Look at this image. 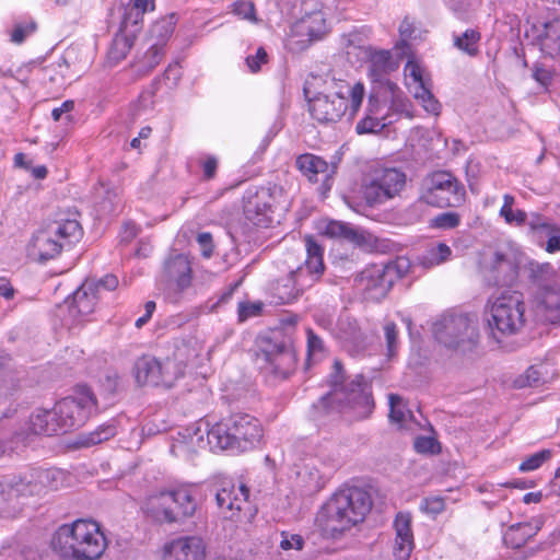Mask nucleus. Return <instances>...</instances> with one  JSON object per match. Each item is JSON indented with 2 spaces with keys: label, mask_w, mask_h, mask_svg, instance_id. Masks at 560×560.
I'll return each instance as SVG.
<instances>
[{
  "label": "nucleus",
  "mask_w": 560,
  "mask_h": 560,
  "mask_svg": "<svg viewBox=\"0 0 560 560\" xmlns=\"http://www.w3.org/2000/svg\"><path fill=\"white\" fill-rule=\"evenodd\" d=\"M50 545L63 560H100L108 541L97 522L81 518L59 526Z\"/></svg>",
  "instance_id": "obj_1"
},
{
  "label": "nucleus",
  "mask_w": 560,
  "mask_h": 560,
  "mask_svg": "<svg viewBox=\"0 0 560 560\" xmlns=\"http://www.w3.org/2000/svg\"><path fill=\"white\" fill-rule=\"evenodd\" d=\"M483 319L497 342L517 334L525 323L523 294L508 289L493 292L485 304Z\"/></svg>",
  "instance_id": "obj_2"
},
{
  "label": "nucleus",
  "mask_w": 560,
  "mask_h": 560,
  "mask_svg": "<svg viewBox=\"0 0 560 560\" xmlns=\"http://www.w3.org/2000/svg\"><path fill=\"white\" fill-rule=\"evenodd\" d=\"M82 229L75 215L58 214L35 230L26 246V256L37 262L57 257L62 248L80 238Z\"/></svg>",
  "instance_id": "obj_3"
},
{
  "label": "nucleus",
  "mask_w": 560,
  "mask_h": 560,
  "mask_svg": "<svg viewBox=\"0 0 560 560\" xmlns=\"http://www.w3.org/2000/svg\"><path fill=\"white\" fill-rule=\"evenodd\" d=\"M364 96V86L357 82L349 85L345 81H331L329 93L318 94L310 101V112L319 122H336L346 114L353 117Z\"/></svg>",
  "instance_id": "obj_4"
},
{
  "label": "nucleus",
  "mask_w": 560,
  "mask_h": 560,
  "mask_svg": "<svg viewBox=\"0 0 560 560\" xmlns=\"http://www.w3.org/2000/svg\"><path fill=\"white\" fill-rule=\"evenodd\" d=\"M372 508L369 493L358 487L335 493L325 506V529L331 534L342 533L362 522Z\"/></svg>",
  "instance_id": "obj_5"
},
{
  "label": "nucleus",
  "mask_w": 560,
  "mask_h": 560,
  "mask_svg": "<svg viewBox=\"0 0 560 560\" xmlns=\"http://www.w3.org/2000/svg\"><path fill=\"white\" fill-rule=\"evenodd\" d=\"M212 434L218 439L219 450L246 452L259 444L262 428L256 418L236 413L213 423Z\"/></svg>",
  "instance_id": "obj_6"
},
{
  "label": "nucleus",
  "mask_w": 560,
  "mask_h": 560,
  "mask_svg": "<svg viewBox=\"0 0 560 560\" xmlns=\"http://www.w3.org/2000/svg\"><path fill=\"white\" fill-rule=\"evenodd\" d=\"M433 335L448 349L463 353L472 351L480 342L478 318L468 314L443 315L433 324Z\"/></svg>",
  "instance_id": "obj_7"
},
{
  "label": "nucleus",
  "mask_w": 560,
  "mask_h": 560,
  "mask_svg": "<svg viewBox=\"0 0 560 560\" xmlns=\"http://www.w3.org/2000/svg\"><path fill=\"white\" fill-rule=\"evenodd\" d=\"M328 32L320 0H300L299 16L291 25L287 46L292 51L304 50Z\"/></svg>",
  "instance_id": "obj_8"
},
{
  "label": "nucleus",
  "mask_w": 560,
  "mask_h": 560,
  "mask_svg": "<svg viewBox=\"0 0 560 560\" xmlns=\"http://www.w3.org/2000/svg\"><path fill=\"white\" fill-rule=\"evenodd\" d=\"M336 409L349 421L368 418L374 408L369 383L358 375L349 384L335 387L328 396Z\"/></svg>",
  "instance_id": "obj_9"
},
{
  "label": "nucleus",
  "mask_w": 560,
  "mask_h": 560,
  "mask_svg": "<svg viewBox=\"0 0 560 560\" xmlns=\"http://www.w3.org/2000/svg\"><path fill=\"white\" fill-rule=\"evenodd\" d=\"M65 474L58 469H47L37 472L36 478L30 481L18 480L0 482V511L7 503L18 501L20 497L40 494L45 489L57 490L63 485Z\"/></svg>",
  "instance_id": "obj_10"
},
{
  "label": "nucleus",
  "mask_w": 560,
  "mask_h": 560,
  "mask_svg": "<svg viewBox=\"0 0 560 560\" xmlns=\"http://www.w3.org/2000/svg\"><path fill=\"white\" fill-rule=\"evenodd\" d=\"M406 180V174L396 167L374 168L362 186L363 198L370 205L385 202L400 195Z\"/></svg>",
  "instance_id": "obj_11"
},
{
  "label": "nucleus",
  "mask_w": 560,
  "mask_h": 560,
  "mask_svg": "<svg viewBox=\"0 0 560 560\" xmlns=\"http://www.w3.org/2000/svg\"><path fill=\"white\" fill-rule=\"evenodd\" d=\"M465 188L448 172H434L424 180L421 199L439 208L458 207L465 200Z\"/></svg>",
  "instance_id": "obj_12"
},
{
  "label": "nucleus",
  "mask_w": 560,
  "mask_h": 560,
  "mask_svg": "<svg viewBox=\"0 0 560 560\" xmlns=\"http://www.w3.org/2000/svg\"><path fill=\"white\" fill-rule=\"evenodd\" d=\"M183 376V366L176 361L166 358L160 361L153 357L144 355L135 364V377L141 385L171 387Z\"/></svg>",
  "instance_id": "obj_13"
},
{
  "label": "nucleus",
  "mask_w": 560,
  "mask_h": 560,
  "mask_svg": "<svg viewBox=\"0 0 560 560\" xmlns=\"http://www.w3.org/2000/svg\"><path fill=\"white\" fill-rule=\"evenodd\" d=\"M95 407V397L88 388H81L55 405L58 421L65 431L82 425Z\"/></svg>",
  "instance_id": "obj_14"
},
{
  "label": "nucleus",
  "mask_w": 560,
  "mask_h": 560,
  "mask_svg": "<svg viewBox=\"0 0 560 560\" xmlns=\"http://www.w3.org/2000/svg\"><path fill=\"white\" fill-rule=\"evenodd\" d=\"M405 83L412 96L429 114L438 116L441 104L431 93V79L424 67L416 59H409L404 68Z\"/></svg>",
  "instance_id": "obj_15"
},
{
  "label": "nucleus",
  "mask_w": 560,
  "mask_h": 560,
  "mask_svg": "<svg viewBox=\"0 0 560 560\" xmlns=\"http://www.w3.org/2000/svg\"><path fill=\"white\" fill-rule=\"evenodd\" d=\"M212 432L213 424L208 420L201 419L194 425L186 428L183 433H179V439L173 445V448H179L189 453L206 450L208 446L213 451L219 450L217 445L218 439L213 436Z\"/></svg>",
  "instance_id": "obj_16"
},
{
  "label": "nucleus",
  "mask_w": 560,
  "mask_h": 560,
  "mask_svg": "<svg viewBox=\"0 0 560 560\" xmlns=\"http://www.w3.org/2000/svg\"><path fill=\"white\" fill-rule=\"evenodd\" d=\"M206 546L201 538L184 536L166 541L161 549L162 560H205Z\"/></svg>",
  "instance_id": "obj_17"
},
{
  "label": "nucleus",
  "mask_w": 560,
  "mask_h": 560,
  "mask_svg": "<svg viewBox=\"0 0 560 560\" xmlns=\"http://www.w3.org/2000/svg\"><path fill=\"white\" fill-rule=\"evenodd\" d=\"M358 282L369 299L381 300L385 298L393 284L390 268H386L385 265L369 266L360 273Z\"/></svg>",
  "instance_id": "obj_18"
},
{
  "label": "nucleus",
  "mask_w": 560,
  "mask_h": 560,
  "mask_svg": "<svg viewBox=\"0 0 560 560\" xmlns=\"http://www.w3.org/2000/svg\"><path fill=\"white\" fill-rule=\"evenodd\" d=\"M211 352L212 348L207 347L203 340L192 337L177 346L171 359L183 366L184 372L186 368L198 369L206 365L210 361Z\"/></svg>",
  "instance_id": "obj_19"
},
{
  "label": "nucleus",
  "mask_w": 560,
  "mask_h": 560,
  "mask_svg": "<svg viewBox=\"0 0 560 560\" xmlns=\"http://www.w3.org/2000/svg\"><path fill=\"white\" fill-rule=\"evenodd\" d=\"M528 228L536 243L548 254L560 252V225L539 214H533Z\"/></svg>",
  "instance_id": "obj_20"
},
{
  "label": "nucleus",
  "mask_w": 560,
  "mask_h": 560,
  "mask_svg": "<svg viewBox=\"0 0 560 560\" xmlns=\"http://www.w3.org/2000/svg\"><path fill=\"white\" fill-rule=\"evenodd\" d=\"M249 489L243 482L222 487L217 493V503L225 517L234 520L247 503Z\"/></svg>",
  "instance_id": "obj_21"
},
{
  "label": "nucleus",
  "mask_w": 560,
  "mask_h": 560,
  "mask_svg": "<svg viewBox=\"0 0 560 560\" xmlns=\"http://www.w3.org/2000/svg\"><path fill=\"white\" fill-rule=\"evenodd\" d=\"M272 196L269 189H248L243 197L244 213L256 225L268 222V212L272 206Z\"/></svg>",
  "instance_id": "obj_22"
},
{
  "label": "nucleus",
  "mask_w": 560,
  "mask_h": 560,
  "mask_svg": "<svg viewBox=\"0 0 560 560\" xmlns=\"http://www.w3.org/2000/svg\"><path fill=\"white\" fill-rule=\"evenodd\" d=\"M170 498L171 509L173 511L175 523L183 522L191 517L197 510L196 490L189 486H182L165 490Z\"/></svg>",
  "instance_id": "obj_23"
},
{
  "label": "nucleus",
  "mask_w": 560,
  "mask_h": 560,
  "mask_svg": "<svg viewBox=\"0 0 560 560\" xmlns=\"http://www.w3.org/2000/svg\"><path fill=\"white\" fill-rule=\"evenodd\" d=\"M411 521L412 518L409 513H398L394 521L395 539L393 555L396 560H408L415 547Z\"/></svg>",
  "instance_id": "obj_24"
},
{
  "label": "nucleus",
  "mask_w": 560,
  "mask_h": 560,
  "mask_svg": "<svg viewBox=\"0 0 560 560\" xmlns=\"http://www.w3.org/2000/svg\"><path fill=\"white\" fill-rule=\"evenodd\" d=\"M164 282L176 290L187 288L191 282L190 261L184 255H176L166 260L163 272Z\"/></svg>",
  "instance_id": "obj_25"
},
{
  "label": "nucleus",
  "mask_w": 560,
  "mask_h": 560,
  "mask_svg": "<svg viewBox=\"0 0 560 560\" xmlns=\"http://www.w3.org/2000/svg\"><path fill=\"white\" fill-rule=\"evenodd\" d=\"M97 284L88 280L73 293L70 314L74 318H83L92 314L97 303Z\"/></svg>",
  "instance_id": "obj_26"
},
{
  "label": "nucleus",
  "mask_w": 560,
  "mask_h": 560,
  "mask_svg": "<svg viewBox=\"0 0 560 560\" xmlns=\"http://www.w3.org/2000/svg\"><path fill=\"white\" fill-rule=\"evenodd\" d=\"M385 106L378 102L377 98L371 96L366 109V115L361 119L355 129L358 133H375L381 131L384 127L392 124L393 115L384 113Z\"/></svg>",
  "instance_id": "obj_27"
},
{
  "label": "nucleus",
  "mask_w": 560,
  "mask_h": 560,
  "mask_svg": "<svg viewBox=\"0 0 560 560\" xmlns=\"http://www.w3.org/2000/svg\"><path fill=\"white\" fill-rule=\"evenodd\" d=\"M170 498L165 490L154 492L145 498L142 503L143 513L153 522L160 524L175 523L173 511L170 504Z\"/></svg>",
  "instance_id": "obj_28"
},
{
  "label": "nucleus",
  "mask_w": 560,
  "mask_h": 560,
  "mask_svg": "<svg viewBox=\"0 0 560 560\" xmlns=\"http://www.w3.org/2000/svg\"><path fill=\"white\" fill-rule=\"evenodd\" d=\"M536 307L538 313L548 322H560V285L549 284L540 288Z\"/></svg>",
  "instance_id": "obj_29"
},
{
  "label": "nucleus",
  "mask_w": 560,
  "mask_h": 560,
  "mask_svg": "<svg viewBox=\"0 0 560 560\" xmlns=\"http://www.w3.org/2000/svg\"><path fill=\"white\" fill-rule=\"evenodd\" d=\"M537 43L542 54L560 59V18L545 22L537 34Z\"/></svg>",
  "instance_id": "obj_30"
},
{
  "label": "nucleus",
  "mask_w": 560,
  "mask_h": 560,
  "mask_svg": "<svg viewBox=\"0 0 560 560\" xmlns=\"http://www.w3.org/2000/svg\"><path fill=\"white\" fill-rule=\"evenodd\" d=\"M299 170L312 182H328L332 174L334 167L330 166L322 158L306 153L302 154L296 160Z\"/></svg>",
  "instance_id": "obj_31"
},
{
  "label": "nucleus",
  "mask_w": 560,
  "mask_h": 560,
  "mask_svg": "<svg viewBox=\"0 0 560 560\" xmlns=\"http://www.w3.org/2000/svg\"><path fill=\"white\" fill-rule=\"evenodd\" d=\"M138 32L139 31H135V28L125 30L121 25L120 33L114 37L110 48L107 52L106 65L108 67L117 66L127 57Z\"/></svg>",
  "instance_id": "obj_32"
},
{
  "label": "nucleus",
  "mask_w": 560,
  "mask_h": 560,
  "mask_svg": "<svg viewBox=\"0 0 560 560\" xmlns=\"http://www.w3.org/2000/svg\"><path fill=\"white\" fill-rule=\"evenodd\" d=\"M155 9V0H129L124 5L121 24L124 28L140 31L143 16Z\"/></svg>",
  "instance_id": "obj_33"
},
{
  "label": "nucleus",
  "mask_w": 560,
  "mask_h": 560,
  "mask_svg": "<svg viewBox=\"0 0 560 560\" xmlns=\"http://www.w3.org/2000/svg\"><path fill=\"white\" fill-rule=\"evenodd\" d=\"M299 267L295 271H291L289 276L277 281L273 287V295L277 303L288 304L295 301L302 293L304 282L296 279Z\"/></svg>",
  "instance_id": "obj_34"
},
{
  "label": "nucleus",
  "mask_w": 560,
  "mask_h": 560,
  "mask_svg": "<svg viewBox=\"0 0 560 560\" xmlns=\"http://www.w3.org/2000/svg\"><path fill=\"white\" fill-rule=\"evenodd\" d=\"M262 358L266 362V371L282 377L291 373L295 362L293 353L282 348H277L273 353L265 351Z\"/></svg>",
  "instance_id": "obj_35"
},
{
  "label": "nucleus",
  "mask_w": 560,
  "mask_h": 560,
  "mask_svg": "<svg viewBox=\"0 0 560 560\" xmlns=\"http://www.w3.org/2000/svg\"><path fill=\"white\" fill-rule=\"evenodd\" d=\"M558 376L557 370L549 362L529 366L517 381L520 386H540L553 381Z\"/></svg>",
  "instance_id": "obj_36"
},
{
  "label": "nucleus",
  "mask_w": 560,
  "mask_h": 560,
  "mask_svg": "<svg viewBox=\"0 0 560 560\" xmlns=\"http://www.w3.org/2000/svg\"><path fill=\"white\" fill-rule=\"evenodd\" d=\"M369 73L372 80L378 81L386 73L398 68L388 50H371L369 52Z\"/></svg>",
  "instance_id": "obj_37"
},
{
  "label": "nucleus",
  "mask_w": 560,
  "mask_h": 560,
  "mask_svg": "<svg viewBox=\"0 0 560 560\" xmlns=\"http://www.w3.org/2000/svg\"><path fill=\"white\" fill-rule=\"evenodd\" d=\"M542 524V516H538L530 522L512 525L505 534V540L513 547L518 548L525 544L528 538L536 535Z\"/></svg>",
  "instance_id": "obj_38"
},
{
  "label": "nucleus",
  "mask_w": 560,
  "mask_h": 560,
  "mask_svg": "<svg viewBox=\"0 0 560 560\" xmlns=\"http://www.w3.org/2000/svg\"><path fill=\"white\" fill-rule=\"evenodd\" d=\"M317 232L329 238H345L349 241H357V232L350 228L348 224L329 220V219H320L316 223Z\"/></svg>",
  "instance_id": "obj_39"
},
{
  "label": "nucleus",
  "mask_w": 560,
  "mask_h": 560,
  "mask_svg": "<svg viewBox=\"0 0 560 560\" xmlns=\"http://www.w3.org/2000/svg\"><path fill=\"white\" fill-rule=\"evenodd\" d=\"M304 241L307 254L305 268L312 277V281H315L324 272L323 248L311 235L305 236Z\"/></svg>",
  "instance_id": "obj_40"
},
{
  "label": "nucleus",
  "mask_w": 560,
  "mask_h": 560,
  "mask_svg": "<svg viewBox=\"0 0 560 560\" xmlns=\"http://www.w3.org/2000/svg\"><path fill=\"white\" fill-rule=\"evenodd\" d=\"M32 430L37 434H55L59 430H62L56 409L52 410H39L34 413L31 418Z\"/></svg>",
  "instance_id": "obj_41"
},
{
  "label": "nucleus",
  "mask_w": 560,
  "mask_h": 560,
  "mask_svg": "<svg viewBox=\"0 0 560 560\" xmlns=\"http://www.w3.org/2000/svg\"><path fill=\"white\" fill-rule=\"evenodd\" d=\"M452 249L445 243H438L430 246L421 256L418 262L425 269H430L450 260Z\"/></svg>",
  "instance_id": "obj_42"
},
{
  "label": "nucleus",
  "mask_w": 560,
  "mask_h": 560,
  "mask_svg": "<svg viewBox=\"0 0 560 560\" xmlns=\"http://www.w3.org/2000/svg\"><path fill=\"white\" fill-rule=\"evenodd\" d=\"M389 419L393 423L397 424L400 429L411 430L413 424V416L410 410L406 408L402 399L396 395H389Z\"/></svg>",
  "instance_id": "obj_43"
},
{
  "label": "nucleus",
  "mask_w": 560,
  "mask_h": 560,
  "mask_svg": "<svg viewBox=\"0 0 560 560\" xmlns=\"http://www.w3.org/2000/svg\"><path fill=\"white\" fill-rule=\"evenodd\" d=\"M515 199L506 194L503 196V205L500 209V215L510 225L521 226L526 222L527 215L523 210L514 209Z\"/></svg>",
  "instance_id": "obj_44"
},
{
  "label": "nucleus",
  "mask_w": 560,
  "mask_h": 560,
  "mask_svg": "<svg viewBox=\"0 0 560 560\" xmlns=\"http://www.w3.org/2000/svg\"><path fill=\"white\" fill-rule=\"evenodd\" d=\"M116 431L113 425H101L93 432L82 434L78 440V445L89 447L109 440Z\"/></svg>",
  "instance_id": "obj_45"
},
{
  "label": "nucleus",
  "mask_w": 560,
  "mask_h": 560,
  "mask_svg": "<svg viewBox=\"0 0 560 560\" xmlns=\"http://www.w3.org/2000/svg\"><path fill=\"white\" fill-rule=\"evenodd\" d=\"M480 34L476 30H466L462 35L454 36V45L469 56L478 52Z\"/></svg>",
  "instance_id": "obj_46"
},
{
  "label": "nucleus",
  "mask_w": 560,
  "mask_h": 560,
  "mask_svg": "<svg viewBox=\"0 0 560 560\" xmlns=\"http://www.w3.org/2000/svg\"><path fill=\"white\" fill-rule=\"evenodd\" d=\"M177 19L175 14H170L159 20L152 27V35L156 37L158 43L164 44L173 34Z\"/></svg>",
  "instance_id": "obj_47"
},
{
  "label": "nucleus",
  "mask_w": 560,
  "mask_h": 560,
  "mask_svg": "<svg viewBox=\"0 0 560 560\" xmlns=\"http://www.w3.org/2000/svg\"><path fill=\"white\" fill-rule=\"evenodd\" d=\"M231 12L238 19L252 24H258L260 21L257 16L254 3L248 0H237L233 2L231 4Z\"/></svg>",
  "instance_id": "obj_48"
},
{
  "label": "nucleus",
  "mask_w": 560,
  "mask_h": 560,
  "mask_svg": "<svg viewBox=\"0 0 560 560\" xmlns=\"http://www.w3.org/2000/svg\"><path fill=\"white\" fill-rule=\"evenodd\" d=\"M551 457L549 450H542L537 452L527 458H525L518 466V470L522 472H528L538 469L544 463Z\"/></svg>",
  "instance_id": "obj_49"
},
{
  "label": "nucleus",
  "mask_w": 560,
  "mask_h": 560,
  "mask_svg": "<svg viewBox=\"0 0 560 560\" xmlns=\"http://www.w3.org/2000/svg\"><path fill=\"white\" fill-rule=\"evenodd\" d=\"M162 45L163 44L154 43L147 50V52L143 56V59L141 60L142 70L149 71L160 63L163 56Z\"/></svg>",
  "instance_id": "obj_50"
},
{
  "label": "nucleus",
  "mask_w": 560,
  "mask_h": 560,
  "mask_svg": "<svg viewBox=\"0 0 560 560\" xmlns=\"http://www.w3.org/2000/svg\"><path fill=\"white\" fill-rule=\"evenodd\" d=\"M36 31V23L33 20L18 23L11 32V42L21 44L24 39Z\"/></svg>",
  "instance_id": "obj_51"
},
{
  "label": "nucleus",
  "mask_w": 560,
  "mask_h": 560,
  "mask_svg": "<svg viewBox=\"0 0 560 560\" xmlns=\"http://www.w3.org/2000/svg\"><path fill=\"white\" fill-rule=\"evenodd\" d=\"M413 447L420 454H435L440 451L439 443L432 436H417L413 441Z\"/></svg>",
  "instance_id": "obj_52"
},
{
  "label": "nucleus",
  "mask_w": 560,
  "mask_h": 560,
  "mask_svg": "<svg viewBox=\"0 0 560 560\" xmlns=\"http://www.w3.org/2000/svg\"><path fill=\"white\" fill-rule=\"evenodd\" d=\"M304 547V539L298 534H290L288 532L281 533L280 548L284 551L302 550Z\"/></svg>",
  "instance_id": "obj_53"
},
{
  "label": "nucleus",
  "mask_w": 560,
  "mask_h": 560,
  "mask_svg": "<svg viewBox=\"0 0 560 560\" xmlns=\"http://www.w3.org/2000/svg\"><path fill=\"white\" fill-rule=\"evenodd\" d=\"M264 304L261 302H246L238 305L240 320H246L249 317L257 316L261 313Z\"/></svg>",
  "instance_id": "obj_54"
},
{
  "label": "nucleus",
  "mask_w": 560,
  "mask_h": 560,
  "mask_svg": "<svg viewBox=\"0 0 560 560\" xmlns=\"http://www.w3.org/2000/svg\"><path fill=\"white\" fill-rule=\"evenodd\" d=\"M445 509V502L441 497L427 498L421 503V510L429 514H440Z\"/></svg>",
  "instance_id": "obj_55"
},
{
  "label": "nucleus",
  "mask_w": 560,
  "mask_h": 560,
  "mask_svg": "<svg viewBox=\"0 0 560 560\" xmlns=\"http://www.w3.org/2000/svg\"><path fill=\"white\" fill-rule=\"evenodd\" d=\"M459 223V215L454 212H446L434 218L433 224L440 229H453Z\"/></svg>",
  "instance_id": "obj_56"
},
{
  "label": "nucleus",
  "mask_w": 560,
  "mask_h": 560,
  "mask_svg": "<svg viewBox=\"0 0 560 560\" xmlns=\"http://www.w3.org/2000/svg\"><path fill=\"white\" fill-rule=\"evenodd\" d=\"M384 334H385L388 355L392 357V355H394V353L396 351V343H397L398 330H397L396 325L392 322L386 323L384 326Z\"/></svg>",
  "instance_id": "obj_57"
},
{
  "label": "nucleus",
  "mask_w": 560,
  "mask_h": 560,
  "mask_svg": "<svg viewBox=\"0 0 560 560\" xmlns=\"http://www.w3.org/2000/svg\"><path fill=\"white\" fill-rule=\"evenodd\" d=\"M385 267L390 268V277L394 278L396 275L404 277L410 270V261L405 257H399L393 264L385 265Z\"/></svg>",
  "instance_id": "obj_58"
},
{
  "label": "nucleus",
  "mask_w": 560,
  "mask_h": 560,
  "mask_svg": "<svg viewBox=\"0 0 560 560\" xmlns=\"http://www.w3.org/2000/svg\"><path fill=\"white\" fill-rule=\"evenodd\" d=\"M267 62V52L260 47L257 49L254 56H248L246 58V65L252 72H257L260 70L262 63Z\"/></svg>",
  "instance_id": "obj_59"
},
{
  "label": "nucleus",
  "mask_w": 560,
  "mask_h": 560,
  "mask_svg": "<svg viewBox=\"0 0 560 560\" xmlns=\"http://www.w3.org/2000/svg\"><path fill=\"white\" fill-rule=\"evenodd\" d=\"M409 107H410V103H409L408 100H406L401 95L396 94L395 92H393L392 108L394 109V112H396V113H404L409 118H411L412 115H411V113L409 110Z\"/></svg>",
  "instance_id": "obj_60"
},
{
  "label": "nucleus",
  "mask_w": 560,
  "mask_h": 560,
  "mask_svg": "<svg viewBox=\"0 0 560 560\" xmlns=\"http://www.w3.org/2000/svg\"><path fill=\"white\" fill-rule=\"evenodd\" d=\"M201 167L203 172V177L206 179H210L215 174L218 167V160L214 156H206L201 160Z\"/></svg>",
  "instance_id": "obj_61"
},
{
  "label": "nucleus",
  "mask_w": 560,
  "mask_h": 560,
  "mask_svg": "<svg viewBox=\"0 0 560 560\" xmlns=\"http://www.w3.org/2000/svg\"><path fill=\"white\" fill-rule=\"evenodd\" d=\"M512 268L508 257L501 253H493L490 262L486 266V268H490L493 270L502 269L504 267Z\"/></svg>",
  "instance_id": "obj_62"
},
{
  "label": "nucleus",
  "mask_w": 560,
  "mask_h": 560,
  "mask_svg": "<svg viewBox=\"0 0 560 560\" xmlns=\"http://www.w3.org/2000/svg\"><path fill=\"white\" fill-rule=\"evenodd\" d=\"M97 284V293L101 289L113 291L118 287V278L114 275H106L98 281H94Z\"/></svg>",
  "instance_id": "obj_63"
},
{
  "label": "nucleus",
  "mask_w": 560,
  "mask_h": 560,
  "mask_svg": "<svg viewBox=\"0 0 560 560\" xmlns=\"http://www.w3.org/2000/svg\"><path fill=\"white\" fill-rule=\"evenodd\" d=\"M199 245L202 248V254L210 257L212 254V236L210 233H200L197 237Z\"/></svg>",
  "instance_id": "obj_64"
}]
</instances>
